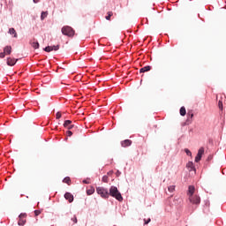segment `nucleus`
<instances>
[{
	"label": "nucleus",
	"instance_id": "f257e3e1",
	"mask_svg": "<svg viewBox=\"0 0 226 226\" xmlns=\"http://www.w3.org/2000/svg\"><path fill=\"white\" fill-rule=\"evenodd\" d=\"M194 193H195V186L189 185L188 192H187L189 200H190L191 204H195L196 206H199V204H200V196L193 195Z\"/></svg>",
	"mask_w": 226,
	"mask_h": 226
},
{
	"label": "nucleus",
	"instance_id": "f03ea898",
	"mask_svg": "<svg viewBox=\"0 0 226 226\" xmlns=\"http://www.w3.org/2000/svg\"><path fill=\"white\" fill-rule=\"evenodd\" d=\"M113 197V199H116L117 200H118V202H123V195H121V192H119V190L112 185L109 188V197Z\"/></svg>",
	"mask_w": 226,
	"mask_h": 226
},
{
	"label": "nucleus",
	"instance_id": "7ed1b4c3",
	"mask_svg": "<svg viewBox=\"0 0 226 226\" xmlns=\"http://www.w3.org/2000/svg\"><path fill=\"white\" fill-rule=\"evenodd\" d=\"M96 192L102 199H109V189L104 187H97Z\"/></svg>",
	"mask_w": 226,
	"mask_h": 226
},
{
	"label": "nucleus",
	"instance_id": "20e7f679",
	"mask_svg": "<svg viewBox=\"0 0 226 226\" xmlns=\"http://www.w3.org/2000/svg\"><path fill=\"white\" fill-rule=\"evenodd\" d=\"M62 34L64 36H73V34H75V31L73 30V28H72V26H64L62 28Z\"/></svg>",
	"mask_w": 226,
	"mask_h": 226
},
{
	"label": "nucleus",
	"instance_id": "39448f33",
	"mask_svg": "<svg viewBox=\"0 0 226 226\" xmlns=\"http://www.w3.org/2000/svg\"><path fill=\"white\" fill-rule=\"evenodd\" d=\"M202 154H204V147H200L198 151V154L195 157L196 163H199L200 160L202 159Z\"/></svg>",
	"mask_w": 226,
	"mask_h": 226
},
{
	"label": "nucleus",
	"instance_id": "423d86ee",
	"mask_svg": "<svg viewBox=\"0 0 226 226\" xmlns=\"http://www.w3.org/2000/svg\"><path fill=\"white\" fill-rule=\"evenodd\" d=\"M59 49V45L56 46H47L43 49L45 52H52V50L57 51Z\"/></svg>",
	"mask_w": 226,
	"mask_h": 226
},
{
	"label": "nucleus",
	"instance_id": "0eeeda50",
	"mask_svg": "<svg viewBox=\"0 0 226 226\" xmlns=\"http://www.w3.org/2000/svg\"><path fill=\"white\" fill-rule=\"evenodd\" d=\"M18 61H19V59L8 57L7 64H8V66H15V64H17Z\"/></svg>",
	"mask_w": 226,
	"mask_h": 226
},
{
	"label": "nucleus",
	"instance_id": "6e6552de",
	"mask_svg": "<svg viewBox=\"0 0 226 226\" xmlns=\"http://www.w3.org/2000/svg\"><path fill=\"white\" fill-rule=\"evenodd\" d=\"M186 167H187L189 172H192V171H194V172H195V165L193 164L192 162H189L186 164Z\"/></svg>",
	"mask_w": 226,
	"mask_h": 226
},
{
	"label": "nucleus",
	"instance_id": "1a4fd4ad",
	"mask_svg": "<svg viewBox=\"0 0 226 226\" xmlns=\"http://www.w3.org/2000/svg\"><path fill=\"white\" fill-rule=\"evenodd\" d=\"M122 147H128V146H132V140L125 139L121 142Z\"/></svg>",
	"mask_w": 226,
	"mask_h": 226
},
{
	"label": "nucleus",
	"instance_id": "9d476101",
	"mask_svg": "<svg viewBox=\"0 0 226 226\" xmlns=\"http://www.w3.org/2000/svg\"><path fill=\"white\" fill-rule=\"evenodd\" d=\"M64 199L66 200H68L69 202H72L73 201V195H72V193H70V192H66L64 194Z\"/></svg>",
	"mask_w": 226,
	"mask_h": 226
},
{
	"label": "nucleus",
	"instance_id": "9b49d317",
	"mask_svg": "<svg viewBox=\"0 0 226 226\" xmlns=\"http://www.w3.org/2000/svg\"><path fill=\"white\" fill-rule=\"evenodd\" d=\"M146 72H151L150 65H147L139 70V73H146Z\"/></svg>",
	"mask_w": 226,
	"mask_h": 226
},
{
	"label": "nucleus",
	"instance_id": "f8f14e48",
	"mask_svg": "<svg viewBox=\"0 0 226 226\" xmlns=\"http://www.w3.org/2000/svg\"><path fill=\"white\" fill-rule=\"evenodd\" d=\"M4 53H5L7 56H10V54H11V46H6L4 49Z\"/></svg>",
	"mask_w": 226,
	"mask_h": 226
},
{
	"label": "nucleus",
	"instance_id": "ddd939ff",
	"mask_svg": "<svg viewBox=\"0 0 226 226\" xmlns=\"http://www.w3.org/2000/svg\"><path fill=\"white\" fill-rule=\"evenodd\" d=\"M8 33L9 34H13V38H17L18 36L17 31L15 30V28H10Z\"/></svg>",
	"mask_w": 226,
	"mask_h": 226
},
{
	"label": "nucleus",
	"instance_id": "4468645a",
	"mask_svg": "<svg viewBox=\"0 0 226 226\" xmlns=\"http://www.w3.org/2000/svg\"><path fill=\"white\" fill-rule=\"evenodd\" d=\"M47 15H49V11H42L41 14V20H45V19H47Z\"/></svg>",
	"mask_w": 226,
	"mask_h": 226
},
{
	"label": "nucleus",
	"instance_id": "2eb2a0df",
	"mask_svg": "<svg viewBox=\"0 0 226 226\" xmlns=\"http://www.w3.org/2000/svg\"><path fill=\"white\" fill-rule=\"evenodd\" d=\"M180 116H186V108L185 106L180 108Z\"/></svg>",
	"mask_w": 226,
	"mask_h": 226
},
{
	"label": "nucleus",
	"instance_id": "dca6fc26",
	"mask_svg": "<svg viewBox=\"0 0 226 226\" xmlns=\"http://www.w3.org/2000/svg\"><path fill=\"white\" fill-rule=\"evenodd\" d=\"M32 47H33V49H40V42H38V41H34V42H32Z\"/></svg>",
	"mask_w": 226,
	"mask_h": 226
},
{
	"label": "nucleus",
	"instance_id": "f3484780",
	"mask_svg": "<svg viewBox=\"0 0 226 226\" xmlns=\"http://www.w3.org/2000/svg\"><path fill=\"white\" fill-rule=\"evenodd\" d=\"M176 190V185H170L168 187V191L170 192V193H173V192H175Z\"/></svg>",
	"mask_w": 226,
	"mask_h": 226
},
{
	"label": "nucleus",
	"instance_id": "a211bd4d",
	"mask_svg": "<svg viewBox=\"0 0 226 226\" xmlns=\"http://www.w3.org/2000/svg\"><path fill=\"white\" fill-rule=\"evenodd\" d=\"M188 118L186 120L187 123H192V119H193V113H188Z\"/></svg>",
	"mask_w": 226,
	"mask_h": 226
},
{
	"label": "nucleus",
	"instance_id": "6ab92c4d",
	"mask_svg": "<svg viewBox=\"0 0 226 226\" xmlns=\"http://www.w3.org/2000/svg\"><path fill=\"white\" fill-rule=\"evenodd\" d=\"M87 195H93V193H94V188L91 187L90 189H88L87 191Z\"/></svg>",
	"mask_w": 226,
	"mask_h": 226
},
{
	"label": "nucleus",
	"instance_id": "aec40b11",
	"mask_svg": "<svg viewBox=\"0 0 226 226\" xmlns=\"http://www.w3.org/2000/svg\"><path fill=\"white\" fill-rule=\"evenodd\" d=\"M69 124H72V120H65L64 123V128H68Z\"/></svg>",
	"mask_w": 226,
	"mask_h": 226
},
{
	"label": "nucleus",
	"instance_id": "412c9836",
	"mask_svg": "<svg viewBox=\"0 0 226 226\" xmlns=\"http://www.w3.org/2000/svg\"><path fill=\"white\" fill-rule=\"evenodd\" d=\"M18 225H19V226H24V225H26V220L20 219V220L19 221V222H18Z\"/></svg>",
	"mask_w": 226,
	"mask_h": 226
},
{
	"label": "nucleus",
	"instance_id": "4be33fe9",
	"mask_svg": "<svg viewBox=\"0 0 226 226\" xmlns=\"http://www.w3.org/2000/svg\"><path fill=\"white\" fill-rule=\"evenodd\" d=\"M218 107H219L220 110H223V102L222 101H219Z\"/></svg>",
	"mask_w": 226,
	"mask_h": 226
},
{
	"label": "nucleus",
	"instance_id": "5701e85b",
	"mask_svg": "<svg viewBox=\"0 0 226 226\" xmlns=\"http://www.w3.org/2000/svg\"><path fill=\"white\" fill-rule=\"evenodd\" d=\"M185 153L187 154V156H192V151H190V149L185 148Z\"/></svg>",
	"mask_w": 226,
	"mask_h": 226
},
{
	"label": "nucleus",
	"instance_id": "b1692460",
	"mask_svg": "<svg viewBox=\"0 0 226 226\" xmlns=\"http://www.w3.org/2000/svg\"><path fill=\"white\" fill-rule=\"evenodd\" d=\"M63 183H66V185H68V183H70V177H64Z\"/></svg>",
	"mask_w": 226,
	"mask_h": 226
},
{
	"label": "nucleus",
	"instance_id": "393cba45",
	"mask_svg": "<svg viewBox=\"0 0 226 226\" xmlns=\"http://www.w3.org/2000/svg\"><path fill=\"white\" fill-rule=\"evenodd\" d=\"M102 181H103V183H108V181H109V177H107V175L103 176V177H102Z\"/></svg>",
	"mask_w": 226,
	"mask_h": 226
},
{
	"label": "nucleus",
	"instance_id": "a878e982",
	"mask_svg": "<svg viewBox=\"0 0 226 226\" xmlns=\"http://www.w3.org/2000/svg\"><path fill=\"white\" fill-rule=\"evenodd\" d=\"M113 13L111 11L108 12V16H106V20H109L110 17H112Z\"/></svg>",
	"mask_w": 226,
	"mask_h": 226
},
{
	"label": "nucleus",
	"instance_id": "bb28decb",
	"mask_svg": "<svg viewBox=\"0 0 226 226\" xmlns=\"http://www.w3.org/2000/svg\"><path fill=\"white\" fill-rule=\"evenodd\" d=\"M35 216H39V215H41V211L40 210H34Z\"/></svg>",
	"mask_w": 226,
	"mask_h": 226
},
{
	"label": "nucleus",
	"instance_id": "cd10ccee",
	"mask_svg": "<svg viewBox=\"0 0 226 226\" xmlns=\"http://www.w3.org/2000/svg\"><path fill=\"white\" fill-rule=\"evenodd\" d=\"M56 119H61V112H56Z\"/></svg>",
	"mask_w": 226,
	"mask_h": 226
},
{
	"label": "nucleus",
	"instance_id": "c85d7f7f",
	"mask_svg": "<svg viewBox=\"0 0 226 226\" xmlns=\"http://www.w3.org/2000/svg\"><path fill=\"white\" fill-rule=\"evenodd\" d=\"M145 225H147L151 222V218H148L147 220L144 219Z\"/></svg>",
	"mask_w": 226,
	"mask_h": 226
},
{
	"label": "nucleus",
	"instance_id": "c756f323",
	"mask_svg": "<svg viewBox=\"0 0 226 226\" xmlns=\"http://www.w3.org/2000/svg\"><path fill=\"white\" fill-rule=\"evenodd\" d=\"M6 56V54L4 52L0 53L1 59H4V57Z\"/></svg>",
	"mask_w": 226,
	"mask_h": 226
},
{
	"label": "nucleus",
	"instance_id": "7c9ffc66",
	"mask_svg": "<svg viewBox=\"0 0 226 226\" xmlns=\"http://www.w3.org/2000/svg\"><path fill=\"white\" fill-rule=\"evenodd\" d=\"M68 137H72L73 135V132L72 131H67Z\"/></svg>",
	"mask_w": 226,
	"mask_h": 226
},
{
	"label": "nucleus",
	"instance_id": "2f4dec72",
	"mask_svg": "<svg viewBox=\"0 0 226 226\" xmlns=\"http://www.w3.org/2000/svg\"><path fill=\"white\" fill-rule=\"evenodd\" d=\"M72 221L73 222H75V223H77V216H74L73 218H72Z\"/></svg>",
	"mask_w": 226,
	"mask_h": 226
},
{
	"label": "nucleus",
	"instance_id": "473e14b6",
	"mask_svg": "<svg viewBox=\"0 0 226 226\" xmlns=\"http://www.w3.org/2000/svg\"><path fill=\"white\" fill-rule=\"evenodd\" d=\"M83 183H84V185H89L90 182L85 179V180H83Z\"/></svg>",
	"mask_w": 226,
	"mask_h": 226
},
{
	"label": "nucleus",
	"instance_id": "72a5a7b5",
	"mask_svg": "<svg viewBox=\"0 0 226 226\" xmlns=\"http://www.w3.org/2000/svg\"><path fill=\"white\" fill-rule=\"evenodd\" d=\"M24 216H26V214H20L19 215V218H24Z\"/></svg>",
	"mask_w": 226,
	"mask_h": 226
},
{
	"label": "nucleus",
	"instance_id": "f704fd0d",
	"mask_svg": "<svg viewBox=\"0 0 226 226\" xmlns=\"http://www.w3.org/2000/svg\"><path fill=\"white\" fill-rule=\"evenodd\" d=\"M117 177L121 176V171L117 170Z\"/></svg>",
	"mask_w": 226,
	"mask_h": 226
},
{
	"label": "nucleus",
	"instance_id": "c9c22d12",
	"mask_svg": "<svg viewBox=\"0 0 226 226\" xmlns=\"http://www.w3.org/2000/svg\"><path fill=\"white\" fill-rule=\"evenodd\" d=\"M40 0H33V2L36 4H38V2H39Z\"/></svg>",
	"mask_w": 226,
	"mask_h": 226
},
{
	"label": "nucleus",
	"instance_id": "e433bc0d",
	"mask_svg": "<svg viewBox=\"0 0 226 226\" xmlns=\"http://www.w3.org/2000/svg\"><path fill=\"white\" fill-rule=\"evenodd\" d=\"M67 128H68V130H72V128H73V125H70Z\"/></svg>",
	"mask_w": 226,
	"mask_h": 226
},
{
	"label": "nucleus",
	"instance_id": "4c0bfd02",
	"mask_svg": "<svg viewBox=\"0 0 226 226\" xmlns=\"http://www.w3.org/2000/svg\"><path fill=\"white\" fill-rule=\"evenodd\" d=\"M175 200H179V198H177V197H175Z\"/></svg>",
	"mask_w": 226,
	"mask_h": 226
},
{
	"label": "nucleus",
	"instance_id": "58836bf2",
	"mask_svg": "<svg viewBox=\"0 0 226 226\" xmlns=\"http://www.w3.org/2000/svg\"><path fill=\"white\" fill-rule=\"evenodd\" d=\"M193 201H194V202H197V199H196V198H193Z\"/></svg>",
	"mask_w": 226,
	"mask_h": 226
}]
</instances>
